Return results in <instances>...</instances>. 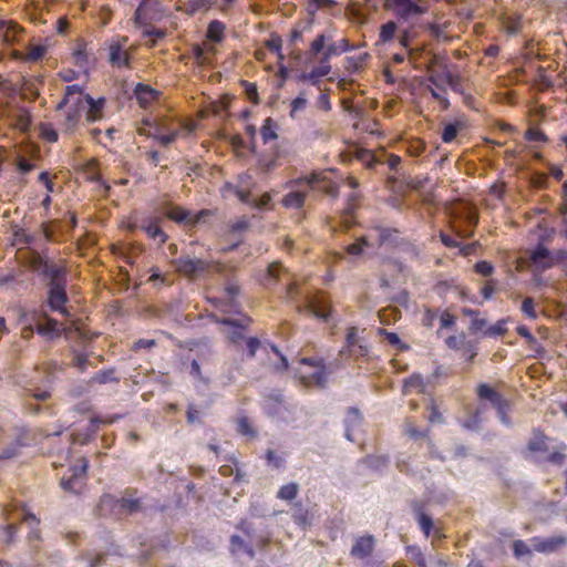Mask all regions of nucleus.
Listing matches in <instances>:
<instances>
[{
	"label": "nucleus",
	"instance_id": "obj_38",
	"mask_svg": "<svg viewBox=\"0 0 567 567\" xmlns=\"http://www.w3.org/2000/svg\"><path fill=\"white\" fill-rule=\"evenodd\" d=\"M362 462L374 471H381L388 465L389 457L386 455H368Z\"/></svg>",
	"mask_w": 567,
	"mask_h": 567
},
{
	"label": "nucleus",
	"instance_id": "obj_19",
	"mask_svg": "<svg viewBox=\"0 0 567 567\" xmlns=\"http://www.w3.org/2000/svg\"><path fill=\"white\" fill-rule=\"evenodd\" d=\"M374 539L372 536L360 537L351 548V554L358 558L368 557L373 550Z\"/></svg>",
	"mask_w": 567,
	"mask_h": 567
},
{
	"label": "nucleus",
	"instance_id": "obj_56",
	"mask_svg": "<svg viewBox=\"0 0 567 567\" xmlns=\"http://www.w3.org/2000/svg\"><path fill=\"white\" fill-rule=\"evenodd\" d=\"M528 450L530 452H547L548 445L546 443V439L544 436H535L528 443Z\"/></svg>",
	"mask_w": 567,
	"mask_h": 567
},
{
	"label": "nucleus",
	"instance_id": "obj_7",
	"mask_svg": "<svg viewBox=\"0 0 567 567\" xmlns=\"http://www.w3.org/2000/svg\"><path fill=\"white\" fill-rule=\"evenodd\" d=\"M305 310L311 312L318 319L328 322L332 317V306L322 291L308 295L305 299Z\"/></svg>",
	"mask_w": 567,
	"mask_h": 567
},
{
	"label": "nucleus",
	"instance_id": "obj_61",
	"mask_svg": "<svg viewBox=\"0 0 567 567\" xmlns=\"http://www.w3.org/2000/svg\"><path fill=\"white\" fill-rule=\"evenodd\" d=\"M379 334L383 336L385 338V340L388 341V343L391 344L392 347H395V348L403 347L402 341H401L400 337L398 336V333L386 331L385 329H379Z\"/></svg>",
	"mask_w": 567,
	"mask_h": 567
},
{
	"label": "nucleus",
	"instance_id": "obj_28",
	"mask_svg": "<svg viewBox=\"0 0 567 567\" xmlns=\"http://www.w3.org/2000/svg\"><path fill=\"white\" fill-rule=\"evenodd\" d=\"M82 93V87L78 84L68 85L65 87V94L64 97L59 102L56 109L62 110L68 104L71 103L73 105L74 102L79 101V94Z\"/></svg>",
	"mask_w": 567,
	"mask_h": 567
},
{
	"label": "nucleus",
	"instance_id": "obj_35",
	"mask_svg": "<svg viewBox=\"0 0 567 567\" xmlns=\"http://www.w3.org/2000/svg\"><path fill=\"white\" fill-rule=\"evenodd\" d=\"M230 546H231V551L235 553L237 550H243L244 553H246L250 558H254L255 557V550H254V547L252 545L246 543L240 536L238 535H233L230 537Z\"/></svg>",
	"mask_w": 567,
	"mask_h": 567
},
{
	"label": "nucleus",
	"instance_id": "obj_6",
	"mask_svg": "<svg viewBox=\"0 0 567 567\" xmlns=\"http://www.w3.org/2000/svg\"><path fill=\"white\" fill-rule=\"evenodd\" d=\"M300 363L309 367V372L301 373V380L307 385L323 386L327 382L328 374L324 361L322 358H302Z\"/></svg>",
	"mask_w": 567,
	"mask_h": 567
},
{
	"label": "nucleus",
	"instance_id": "obj_42",
	"mask_svg": "<svg viewBox=\"0 0 567 567\" xmlns=\"http://www.w3.org/2000/svg\"><path fill=\"white\" fill-rule=\"evenodd\" d=\"M370 346L368 342L362 340L360 343L355 344V347L349 349L344 357L347 358H365L369 357Z\"/></svg>",
	"mask_w": 567,
	"mask_h": 567
},
{
	"label": "nucleus",
	"instance_id": "obj_18",
	"mask_svg": "<svg viewBox=\"0 0 567 567\" xmlns=\"http://www.w3.org/2000/svg\"><path fill=\"white\" fill-rule=\"evenodd\" d=\"M331 66L328 63H321L319 66L313 68L309 73H301L298 76L299 81H308L312 85H320V78L329 74Z\"/></svg>",
	"mask_w": 567,
	"mask_h": 567
},
{
	"label": "nucleus",
	"instance_id": "obj_26",
	"mask_svg": "<svg viewBox=\"0 0 567 567\" xmlns=\"http://www.w3.org/2000/svg\"><path fill=\"white\" fill-rule=\"evenodd\" d=\"M134 94L142 107H146L148 103L156 97L157 92L150 87L148 85H145L143 83H138L135 86Z\"/></svg>",
	"mask_w": 567,
	"mask_h": 567
},
{
	"label": "nucleus",
	"instance_id": "obj_36",
	"mask_svg": "<svg viewBox=\"0 0 567 567\" xmlns=\"http://www.w3.org/2000/svg\"><path fill=\"white\" fill-rule=\"evenodd\" d=\"M482 424L481 410L477 409L470 413L468 416L462 422V426L468 431L480 432Z\"/></svg>",
	"mask_w": 567,
	"mask_h": 567
},
{
	"label": "nucleus",
	"instance_id": "obj_27",
	"mask_svg": "<svg viewBox=\"0 0 567 567\" xmlns=\"http://www.w3.org/2000/svg\"><path fill=\"white\" fill-rule=\"evenodd\" d=\"M218 271L226 281L224 296L236 299V297L239 293V286L231 279L233 270H228L225 269L224 267H220Z\"/></svg>",
	"mask_w": 567,
	"mask_h": 567
},
{
	"label": "nucleus",
	"instance_id": "obj_51",
	"mask_svg": "<svg viewBox=\"0 0 567 567\" xmlns=\"http://www.w3.org/2000/svg\"><path fill=\"white\" fill-rule=\"evenodd\" d=\"M82 483L80 478H73V474L62 476L60 481L61 487L66 492L75 493L78 491V486Z\"/></svg>",
	"mask_w": 567,
	"mask_h": 567
},
{
	"label": "nucleus",
	"instance_id": "obj_37",
	"mask_svg": "<svg viewBox=\"0 0 567 567\" xmlns=\"http://www.w3.org/2000/svg\"><path fill=\"white\" fill-rule=\"evenodd\" d=\"M237 528L239 530H241L247 537H249L250 539L255 540L256 544L258 545H262L264 544V537L262 536H258L257 533H256V529L252 525V523L246 520V519H241L239 522V524L237 525Z\"/></svg>",
	"mask_w": 567,
	"mask_h": 567
},
{
	"label": "nucleus",
	"instance_id": "obj_2",
	"mask_svg": "<svg viewBox=\"0 0 567 567\" xmlns=\"http://www.w3.org/2000/svg\"><path fill=\"white\" fill-rule=\"evenodd\" d=\"M265 414L278 424L290 425L296 421L297 405L287 401L279 390H271L264 399Z\"/></svg>",
	"mask_w": 567,
	"mask_h": 567
},
{
	"label": "nucleus",
	"instance_id": "obj_52",
	"mask_svg": "<svg viewBox=\"0 0 567 567\" xmlns=\"http://www.w3.org/2000/svg\"><path fill=\"white\" fill-rule=\"evenodd\" d=\"M379 240L383 244L395 245L398 240V230L383 228L379 233Z\"/></svg>",
	"mask_w": 567,
	"mask_h": 567
},
{
	"label": "nucleus",
	"instance_id": "obj_1",
	"mask_svg": "<svg viewBox=\"0 0 567 567\" xmlns=\"http://www.w3.org/2000/svg\"><path fill=\"white\" fill-rule=\"evenodd\" d=\"M34 268L43 276L47 287L48 308L63 317H70V311L66 308L69 296L66 291L68 272L65 267L38 257Z\"/></svg>",
	"mask_w": 567,
	"mask_h": 567
},
{
	"label": "nucleus",
	"instance_id": "obj_34",
	"mask_svg": "<svg viewBox=\"0 0 567 567\" xmlns=\"http://www.w3.org/2000/svg\"><path fill=\"white\" fill-rule=\"evenodd\" d=\"M23 446L24 443L21 441V439H16L14 441L7 444L2 451H0V460H11L18 456L20 449Z\"/></svg>",
	"mask_w": 567,
	"mask_h": 567
},
{
	"label": "nucleus",
	"instance_id": "obj_25",
	"mask_svg": "<svg viewBox=\"0 0 567 567\" xmlns=\"http://www.w3.org/2000/svg\"><path fill=\"white\" fill-rule=\"evenodd\" d=\"M353 156L358 158L367 168L372 169L374 166L381 163V159L369 150L361 146L353 148Z\"/></svg>",
	"mask_w": 567,
	"mask_h": 567
},
{
	"label": "nucleus",
	"instance_id": "obj_17",
	"mask_svg": "<svg viewBox=\"0 0 567 567\" xmlns=\"http://www.w3.org/2000/svg\"><path fill=\"white\" fill-rule=\"evenodd\" d=\"M138 227L143 231H145L152 239H157L159 244H163L167 240V235L159 227L158 219L146 218L142 221V224Z\"/></svg>",
	"mask_w": 567,
	"mask_h": 567
},
{
	"label": "nucleus",
	"instance_id": "obj_63",
	"mask_svg": "<svg viewBox=\"0 0 567 567\" xmlns=\"http://www.w3.org/2000/svg\"><path fill=\"white\" fill-rule=\"evenodd\" d=\"M368 246V241L364 238H360L357 241L347 246V251L351 255L359 256L363 252V249Z\"/></svg>",
	"mask_w": 567,
	"mask_h": 567
},
{
	"label": "nucleus",
	"instance_id": "obj_29",
	"mask_svg": "<svg viewBox=\"0 0 567 567\" xmlns=\"http://www.w3.org/2000/svg\"><path fill=\"white\" fill-rule=\"evenodd\" d=\"M362 340H364V338L360 334L357 327L349 328L346 334V343L339 351V354L346 355L349 349L355 347V344L360 343Z\"/></svg>",
	"mask_w": 567,
	"mask_h": 567
},
{
	"label": "nucleus",
	"instance_id": "obj_31",
	"mask_svg": "<svg viewBox=\"0 0 567 567\" xmlns=\"http://www.w3.org/2000/svg\"><path fill=\"white\" fill-rule=\"evenodd\" d=\"M44 237L50 241L58 240L59 235L62 234V223L59 220H51L42 225Z\"/></svg>",
	"mask_w": 567,
	"mask_h": 567
},
{
	"label": "nucleus",
	"instance_id": "obj_16",
	"mask_svg": "<svg viewBox=\"0 0 567 567\" xmlns=\"http://www.w3.org/2000/svg\"><path fill=\"white\" fill-rule=\"evenodd\" d=\"M353 50V47L350 45L349 41L347 39H341L338 42L329 43L326 48V50L322 52V55L320 58L321 63H328L331 58L340 55L344 52H350Z\"/></svg>",
	"mask_w": 567,
	"mask_h": 567
},
{
	"label": "nucleus",
	"instance_id": "obj_46",
	"mask_svg": "<svg viewBox=\"0 0 567 567\" xmlns=\"http://www.w3.org/2000/svg\"><path fill=\"white\" fill-rule=\"evenodd\" d=\"M509 406H511V403L508 400H505L499 405L495 406L499 422L508 429L513 426V422L507 415V411L509 410Z\"/></svg>",
	"mask_w": 567,
	"mask_h": 567
},
{
	"label": "nucleus",
	"instance_id": "obj_48",
	"mask_svg": "<svg viewBox=\"0 0 567 567\" xmlns=\"http://www.w3.org/2000/svg\"><path fill=\"white\" fill-rule=\"evenodd\" d=\"M298 494V485L296 483H289L280 487L278 491V497L285 501H292Z\"/></svg>",
	"mask_w": 567,
	"mask_h": 567
},
{
	"label": "nucleus",
	"instance_id": "obj_21",
	"mask_svg": "<svg viewBox=\"0 0 567 567\" xmlns=\"http://www.w3.org/2000/svg\"><path fill=\"white\" fill-rule=\"evenodd\" d=\"M413 513L421 530L426 537H429L434 529V522L432 517L423 512L419 504L414 505Z\"/></svg>",
	"mask_w": 567,
	"mask_h": 567
},
{
	"label": "nucleus",
	"instance_id": "obj_43",
	"mask_svg": "<svg viewBox=\"0 0 567 567\" xmlns=\"http://www.w3.org/2000/svg\"><path fill=\"white\" fill-rule=\"evenodd\" d=\"M39 94H40V92H39V89L37 87L35 83L30 82V81H25L23 83L21 93H20V96L22 100L33 102L37 100Z\"/></svg>",
	"mask_w": 567,
	"mask_h": 567
},
{
	"label": "nucleus",
	"instance_id": "obj_20",
	"mask_svg": "<svg viewBox=\"0 0 567 567\" xmlns=\"http://www.w3.org/2000/svg\"><path fill=\"white\" fill-rule=\"evenodd\" d=\"M477 395L482 400H487L495 408L504 402L506 399L503 398L493 386L487 383H481L477 386Z\"/></svg>",
	"mask_w": 567,
	"mask_h": 567
},
{
	"label": "nucleus",
	"instance_id": "obj_10",
	"mask_svg": "<svg viewBox=\"0 0 567 567\" xmlns=\"http://www.w3.org/2000/svg\"><path fill=\"white\" fill-rule=\"evenodd\" d=\"M176 270L187 277H195L208 269L206 261L189 256H181L173 260Z\"/></svg>",
	"mask_w": 567,
	"mask_h": 567
},
{
	"label": "nucleus",
	"instance_id": "obj_47",
	"mask_svg": "<svg viewBox=\"0 0 567 567\" xmlns=\"http://www.w3.org/2000/svg\"><path fill=\"white\" fill-rule=\"evenodd\" d=\"M114 370H104L99 371L95 373V375L91 379V382L100 383V384H106L110 382H118L120 380L114 375Z\"/></svg>",
	"mask_w": 567,
	"mask_h": 567
},
{
	"label": "nucleus",
	"instance_id": "obj_32",
	"mask_svg": "<svg viewBox=\"0 0 567 567\" xmlns=\"http://www.w3.org/2000/svg\"><path fill=\"white\" fill-rule=\"evenodd\" d=\"M225 24L219 20H213L207 28V37L214 42H221L224 39Z\"/></svg>",
	"mask_w": 567,
	"mask_h": 567
},
{
	"label": "nucleus",
	"instance_id": "obj_3",
	"mask_svg": "<svg viewBox=\"0 0 567 567\" xmlns=\"http://www.w3.org/2000/svg\"><path fill=\"white\" fill-rule=\"evenodd\" d=\"M213 320L224 327L221 330L226 340L236 348H240L241 343L248 338L247 331L252 319L247 315L238 318L213 316Z\"/></svg>",
	"mask_w": 567,
	"mask_h": 567
},
{
	"label": "nucleus",
	"instance_id": "obj_8",
	"mask_svg": "<svg viewBox=\"0 0 567 567\" xmlns=\"http://www.w3.org/2000/svg\"><path fill=\"white\" fill-rule=\"evenodd\" d=\"M163 214L178 223V224H185V225H192L195 226L200 223L202 217L207 215V212H200L196 216H192L190 213L182 207L175 206L171 203H164L162 206Z\"/></svg>",
	"mask_w": 567,
	"mask_h": 567
},
{
	"label": "nucleus",
	"instance_id": "obj_4",
	"mask_svg": "<svg viewBox=\"0 0 567 567\" xmlns=\"http://www.w3.org/2000/svg\"><path fill=\"white\" fill-rule=\"evenodd\" d=\"M31 321L34 323L38 334L48 340L58 339L63 332L60 322L52 318L45 310L31 311Z\"/></svg>",
	"mask_w": 567,
	"mask_h": 567
},
{
	"label": "nucleus",
	"instance_id": "obj_30",
	"mask_svg": "<svg viewBox=\"0 0 567 567\" xmlns=\"http://www.w3.org/2000/svg\"><path fill=\"white\" fill-rule=\"evenodd\" d=\"M82 113H83V110H81L76 105V102H74L73 105H71L70 110L65 114L63 126L65 127L66 131H73L76 127Z\"/></svg>",
	"mask_w": 567,
	"mask_h": 567
},
{
	"label": "nucleus",
	"instance_id": "obj_33",
	"mask_svg": "<svg viewBox=\"0 0 567 567\" xmlns=\"http://www.w3.org/2000/svg\"><path fill=\"white\" fill-rule=\"evenodd\" d=\"M276 128L277 124L271 117L265 120L260 130V134L265 144L278 137Z\"/></svg>",
	"mask_w": 567,
	"mask_h": 567
},
{
	"label": "nucleus",
	"instance_id": "obj_23",
	"mask_svg": "<svg viewBox=\"0 0 567 567\" xmlns=\"http://www.w3.org/2000/svg\"><path fill=\"white\" fill-rule=\"evenodd\" d=\"M131 55L125 52L121 44L114 43L110 48V62L114 66H130Z\"/></svg>",
	"mask_w": 567,
	"mask_h": 567
},
{
	"label": "nucleus",
	"instance_id": "obj_59",
	"mask_svg": "<svg viewBox=\"0 0 567 567\" xmlns=\"http://www.w3.org/2000/svg\"><path fill=\"white\" fill-rule=\"evenodd\" d=\"M326 42H327V37L324 34L317 35L310 47L311 53L316 56L320 52H323L327 48Z\"/></svg>",
	"mask_w": 567,
	"mask_h": 567
},
{
	"label": "nucleus",
	"instance_id": "obj_9",
	"mask_svg": "<svg viewBox=\"0 0 567 567\" xmlns=\"http://www.w3.org/2000/svg\"><path fill=\"white\" fill-rule=\"evenodd\" d=\"M104 103L105 100L103 97L95 100L90 94H84L82 92L79 94L76 105L85 112L86 121L89 123H94L101 118Z\"/></svg>",
	"mask_w": 567,
	"mask_h": 567
},
{
	"label": "nucleus",
	"instance_id": "obj_62",
	"mask_svg": "<svg viewBox=\"0 0 567 567\" xmlns=\"http://www.w3.org/2000/svg\"><path fill=\"white\" fill-rule=\"evenodd\" d=\"M416 32L414 31L413 28H408V29H404L401 31L400 35H399V43L409 50L410 48V42L412 41V39L415 37Z\"/></svg>",
	"mask_w": 567,
	"mask_h": 567
},
{
	"label": "nucleus",
	"instance_id": "obj_53",
	"mask_svg": "<svg viewBox=\"0 0 567 567\" xmlns=\"http://www.w3.org/2000/svg\"><path fill=\"white\" fill-rule=\"evenodd\" d=\"M513 554L516 558H523L524 556H528L532 554L529 546L520 539L514 540L513 543Z\"/></svg>",
	"mask_w": 567,
	"mask_h": 567
},
{
	"label": "nucleus",
	"instance_id": "obj_24",
	"mask_svg": "<svg viewBox=\"0 0 567 567\" xmlns=\"http://www.w3.org/2000/svg\"><path fill=\"white\" fill-rule=\"evenodd\" d=\"M244 358L240 360L235 359L234 361L227 363L224 368L221 378L225 383H234L237 380L238 375H241L244 372L243 362Z\"/></svg>",
	"mask_w": 567,
	"mask_h": 567
},
{
	"label": "nucleus",
	"instance_id": "obj_41",
	"mask_svg": "<svg viewBox=\"0 0 567 567\" xmlns=\"http://www.w3.org/2000/svg\"><path fill=\"white\" fill-rule=\"evenodd\" d=\"M398 31V23L394 21H388L380 28V41L388 42L391 41Z\"/></svg>",
	"mask_w": 567,
	"mask_h": 567
},
{
	"label": "nucleus",
	"instance_id": "obj_45",
	"mask_svg": "<svg viewBox=\"0 0 567 567\" xmlns=\"http://www.w3.org/2000/svg\"><path fill=\"white\" fill-rule=\"evenodd\" d=\"M14 112H16L14 120H16L17 126L22 131L28 130V127L31 124L30 113L27 110H24L23 107H17V110H14Z\"/></svg>",
	"mask_w": 567,
	"mask_h": 567
},
{
	"label": "nucleus",
	"instance_id": "obj_50",
	"mask_svg": "<svg viewBox=\"0 0 567 567\" xmlns=\"http://www.w3.org/2000/svg\"><path fill=\"white\" fill-rule=\"evenodd\" d=\"M267 48L277 54L279 61H284L285 56L281 52L282 40L279 35L275 34L266 43Z\"/></svg>",
	"mask_w": 567,
	"mask_h": 567
},
{
	"label": "nucleus",
	"instance_id": "obj_40",
	"mask_svg": "<svg viewBox=\"0 0 567 567\" xmlns=\"http://www.w3.org/2000/svg\"><path fill=\"white\" fill-rule=\"evenodd\" d=\"M461 126L462 125L458 122L446 123L442 131V135H441L442 141L444 143H451L458 134Z\"/></svg>",
	"mask_w": 567,
	"mask_h": 567
},
{
	"label": "nucleus",
	"instance_id": "obj_14",
	"mask_svg": "<svg viewBox=\"0 0 567 567\" xmlns=\"http://www.w3.org/2000/svg\"><path fill=\"white\" fill-rule=\"evenodd\" d=\"M362 422V415L357 408H349L343 420L344 436L348 441L354 442V431L359 429Z\"/></svg>",
	"mask_w": 567,
	"mask_h": 567
},
{
	"label": "nucleus",
	"instance_id": "obj_49",
	"mask_svg": "<svg viewBox=\"0 0 567 567\" xmlns=\"http://www.w3.org/2000/svg\"><path fill=\"white\" fill-rule=\"evenodd\" d=\"M246 346V359H252L256 355L257 350L260 348L261 342L257 337H248L245 341Z\"/></svg>",
	"mask_w": 567,
	"mask_h": 567
},
{
	"label": "nucleus",
	"instance_id": "obj_39",
	"mask_svg": "<svg viewBox=\"0 0 567 567\" xmlns=\"http://www.w3.org/2000/svg\"><path fill=\"white\" fill-rule=\"evenodd\" d=\"M306 195L302 192H290L284 197L286 207L301 208L305 204Z\"/></svg>",
	"mask_w": 567,
	"mask_h": 567
},
{
	"label": "nucleus",
	"instance_id": "obj_44",
	"mask_svg": "<svg viewBox=\"0 0 567 567\" xmlns=\"http://www.w3.org/2000/svg\"><path fill=\"white\" fill-rule=\"evenodd\" d=\"M379 318L383 324H390L401 318V311L398 308H384L379 311Z\"/></svg>",
	"mask_w": 567,
	"mask_h": 567
},
{
	"label": "nucleus",
	"instance_id": "obj_57",
	"mask_svg": "<svg viewBox=\"0 0 567 567\" xmlns=\"http://www.w3.org/2000/svg\"><path fill=\"white\" fill-rule=\"evenodd\" d=\"M21 321L27 323L22 329V338L29 340L33 337L34 331H37L34 323L31 321V312L24 313L21 317Z\"/></svg>",
	"mask_w": 567,
	"mask_h": 567
},
{
	"label": "nucleus",
	"instance_id": "obj_13",
	"mask_svg": "<svg viewBox=\"0 0 567 567\" xmlns=\"http://www.w3.org/2000/svg\"><path fill=\"white\" fill-rule=\"evenodd\" d=\"M477 223L478 217L474 212H465L460 217L458 225L454 226V230L458 237L468 238L473 235Z\"/></svg>",
	"mask_w": 567,
	"mask_h": 567
},
{
	"label": "nucleus",
	"instance_id": "obj_11",
	"mask_svg": "<svg viewBox=\"0 0 567 567\" xmlns=\"http://www.w3.org/2000/svg\"><path fill=\"white\" fill-rule=\"evenodd\" d=\"M102 507L104 506H111L113 509L117 511L118 513H125L127 515H132L134 513H137L141 509V502L138 498H132V497H121L115 498L111 495L103 496L101 501Z\"/></svg>",
	"mask_w": 567,
	"mask_h": 567
},
{
	"label": "nucleus",
	"instance_id": "obj_54",
	"mask_svg": "<svg viewBox=\"0 0 567 567\" xmlns=\"http://www.w3.org/2000/svg\"><path fill=\"white\" fill-rule=\"evenodd\" d=\"M87 466L89 464L85 458L79 460L78 463L70 468L71 474H73V478L75 477L82 481L86 474Z\"/></svg>",
	"mask_w": 567,
	"mask_h": 567
},
{
	"label": "nucleus",
	"instance_id": "obj_55",
	"mask_svg": "<svg viewBox=\"0 0 567 567\" xmlns=\"http://www.w3.org/2000/svg\"><path fill=\"white\" fill-rule=\"evenodd\" d=\"M505 324H506V320L501 319L495 324L487 328L484 333H485V336H488V337L504 336L507 331Z\"/></svg>",
	"mask_w": 567,
	"mask_h": 567
},
{
	"label": "nucleus",
	"instance_id": "obj_60",
	"mask_svg": "<svg viewBox=\"0 0 567 567\" xmlns=\"http://www.w3.org/2000/svg\"><path fill=\"white\" fill-rule=\"evenodd\" d=\"M237 430L240 434L246 436H254L255 431L252 430L249 420L246 416H241L237 422Z\"/></svg>",
	"mask_w": 567,
	"mask_h": 567
},
{
	"label": "nucleus",
	"instance_id": "obj_5",
	"mask_svg": "<svg viewBox=\"0 0 567 567\" xmlns=\"http://www.w3.org/2000/svg\"><path fill=\"white\" fill-rule=\"evenodd\" d=\"M386 7L401 22H410L427 11V7L417 0H386Z\"/></svg>",
	"mask_w": 567,
	"mask_h": 567
},
{
	"label": "nucleus",
	"instance_id": "obj_15",
	"mask_svg": "<svg viewBox=\"0 0 567 567\" xmlns=\"http://www.w3.org/2000/svg\"><path fill=\"white\" fill-rule=\"evenodd\" d=\"M530 260L537 268L548 269L553 266L551 251L543 244H538L530 252Z\"/></svg>",
	"mask_w": 567,
	"mask_h": 567
},
{
	"label": "nucleus",
	"instance_id": "obj_64",
	"mask_svg": "<svg viewBox=\"0 0 567 567\" xmlns=\"http://www.w3.org/2000/svg\"><path fill=\"white\" fill-rule=\"evenodd\" d=\"M522 311L530 319H536L535 303L532 298H525L522 303Z\"/></svg>",
	"mask_w": 567,
	"mask_h": 567
},
{
	"label": "nucleus",
	"instance_id": "obj_58",
	"mask_svg": "<svg viewBox=\"0 0 567 567\" xmlns=\"http://www.w3.org/2000/svg\"><path fill=\"white\" fill-rule=\"evenodd\" d=\"M307 105V99L305 96V92H300L299 95L292 100L291 102V111L290 116L293 118L298 111H301Z\"/></svg>",
	"mask_w": 567,
	"mask_h": 567
},
{
	"label": "nucleus",
	"instance_id": "obj_22",
	"mask_svg": "<svg viewBox=\"0 0 567 567\" xmlns=\"http://www.w3.org/2000/svg\"><path fill=\"white\" fill-rule=\"evenodd\" d=\"M215 307L223 313L239 315V317L243 315L241 306L237 301V299L229 298L227 296H224L221 299L215 300Z\"/></svg>",
	"mask_w": 567,
	"mask_h": 567
},
{
	"label": "nucleus",
	"instance_id": "obj_12",
	"mask_svg": "<svg viewBox=\"0 0 567 567\" xmlns=\"http://www.w3.org/2000/svg\"><path fill=\"white\" fill-rule=\"evenodd\" d=\"M533 548L537 553L551 554L567 544V537L563 535L551 536L547 538L534 537L532 539Z\"/></svg>",
	"mask_w": 567,
	"mask_h": 567
}]
</instances>
